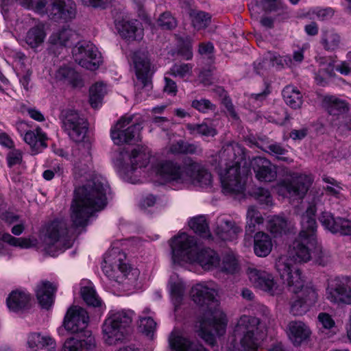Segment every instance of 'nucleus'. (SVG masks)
<instances>
[{
	"label": "nucleus",
	"instance_id": "f257e3e1",
	"mask_svg": "<svg viewBox=\"0 0 351 351\" xmlns=\"http://www.w3.org/2000/svg\"><path fill=\"white\" fill-rule=\"evenodd\" d=\"M74 171L80 176L87 175L89 178L84 185L75 190L70 208L71 227H67L64 220L58 219L49 223L43 231L44 250L52 256L71 246L69 236L71 228L87 226L93 214L102 210L107 204L108 183L105 178L93 171L89 151L75 160Z\"/></svg>",
	"mask_w": 351,
	"mask_h": 351
},
{
	"label": "nucleus",
	"instance_id": "f03ea898",
	"mask_svg": "<svg viewBox=\"0 0 351 351\" xmlns=\"http://www.w3.org/2000/svg\"><path fill=\"white\" fill-rule=\"evenodd\" d=\"M219 287L213 282H204L194 285L191 291L193 302L204 308L199 320L198 335L207 343L213 345L215 336L222 335L227 325L225 314L216 300Z\"/></svg>",
	"mask_w": 351,
	"mask_h": 351
},
{
	"label": "nucleus",
	"instance_id": "7ed1b4c3",
	"mask_svg": "<svg viewBox=\"0 0 351 351\" xmlns=\"http://www.w3.org/2000/svg\"><path fill=\"white\" fill-rule=\"evenodd\" d=\"M275 267L280 278L287 282L289 290L296 295L291 304V313L302 315L317 301L316 289L305 285L300 269L291 265L287 257L282 256L276 261Z\"/></svg>",
	"mask_w": 351,
	"mask_h": 351
},
{
	"label": "nucleus",
	"instance_id": "20e7f679",
	"mask_svg": "<svg viewBox=\"0 0 351 351\" xmlns=\"http://www.w3.org/2000/svg\"><path fill=\"white\" fill-rule=\"evenodd\" d=\"M152 171L160 179L177 189L185 188L191 184L208 186L212 182L210 173L196 162L180 166L171 160H162L153 167Z\"/></svg>",
	"mask_w": 351,
	"mask_h": 351
},
{
	"label": "nucleus",
	"instance_id": "39448f33",
	"mask_svg": "<svg viewBox=\"0 0 351 351\" xmlns=\"http://www.w3.org/2000/svg\"><path fill=\"white\" fill-rule=\"evenodd\" d=\"M171 248L175 264L185 266L196 263L205 270L213 269L219 265V256L215 251L202 247L193 237L184 232L172 239Z\"/></svg>",
	"mask_w": 351,
	"mask_h": 351
},
{
	"label": "nucleus",
	"instance_id": "423d86ee",
	"mask_svg": "<svg viewBox=\"0 0 351 351\" xmlns=\"http://www.w3.org/2000/svg\"><path fill=\"white\" fill-rule=\"evenodd\" d=\"M317 208L314 204L306 207L301 217V230L289 247L288 254L280 256L289 258L291 265L299 269L296 263H307L313 258L317 249V225L315 219Z\"/></svg>",
	"mask_w": 351,
	"mask_h": 351
},
{
	"label": "nucleus",
	"instance_id": "0eeeda50",
	"mask_svg": "<svg viewBox=\"0 0 351 351\" xmlns=\"http://www.w3.org/2000/svg\"><path fill=\"white\" fill-rule=\"evenodd\" d=\"M223 155L228 156L226 169L220 173L222 191L232 196L243 195L245 191V174L244 149L238 143H232L225 148Z\"/></svg>",
	"mask_w": 351,
	"mask_h": 351
},
{
	"label": "nucleus",
	"instance_id": "6e6552de",
	"mask_svg": "<svg viewBox=\"0 0 351 351\" xmlns=\"http://www.w3.org/2000/svg\"><path fill=\"white\" fill-rule=\"evenodd\" d=\"M150 158V150L145 147H137L130 153L121 152L119 164L120 176L123 180L132 184L141 182Z\"/></svg>",
	"mask_w": 351,
	"mask_h": 351
},
{
	"label": "nucleus",
	"instance_id": "1a4fd4ad",
	"mask_svg": "<svg viewBox=\"0 0 351 351\" xmlns=\"http://www.w3.org/2000/svg\"><path fill=\"white\" fill-rule=\"evenodd\" d=\"M126 256L118 248H112L104 258L103 271L111 280L118 284L134 285L137 280L138 271L131 269L125 263Z\"/></svg>",
	"mask_w": 351,
	"mask_h": 351
},
{
	"label": "nucleus",
	"instance_id": "9d476101",
	"mask_svg": "<svg viewBox=\"0 0 351 351\" xmlns=\"http://www.w3.org/2000/svg\"><path fill=\"white\" fill-rule=\"evenodd\" d=\"M133 312L129 310L110 311L102 326L106 343L114 345L125 338L132 321Z\"/></svg>",
	"mask_w": 351,
	"mask_h": 351
},
{
	"label": "nucleus",
	"instance_id": "9b49d317",
	"mask_svg": "<svg viewBox=\"0 0 351 351\" xmlns=\"http://www.w3.org/2000/svg\"><path fill=\"white\" fill-rule=\"evenodd\" d=\"M258 324L259 319L256 317L247 315L240 317L234 329V337L240 342V351L258 350L263 338Z\"/></svg>",
	"mask_w": 351,
	"mask_h": 351
},
{
	"label": "nucleus",
	"instance_id": "f8f14e48",
	"mask_svg": "<svg viewBox=\"0 0 351 351\" xmlns=\"http://www.w3.org/2000/svg\"><path fill=\"white\" fill-rule=\"evenodd\" d=\"M134 116L122 117L111 129V138L114 144L133 143L141 140V124Z\"/></svg>",
	"mask_w": 351,
	"mask_h": 351
},
{
	"label": "nucleus",
	"instance_id": "ddd939ff",
	"mask_svg": "<svg viewBox=\"0 0 351 351\" xmlns=\"http://www.w3.org/2000/svg\"><path fill=\"white\" fill-rule=\"evenodd\" d=\"M133 62L135 69L136 81L134 86L138 99L141 100L145 95H148L152 88L150 63L145 52L137 51L134 53Z\"/></svg>",
	"mask_w": 351,
	"mask_h": 351
},
{
	"label": "nucleus",
	"instance_id": "4468645a",
	"mask_svg": "<svg viewBox=\"0 0 351 351\" xmlns=\"http://www.w3.org/2000/svg\"><path fill=\"white\" fill-rule=\"evenodd\" d=\"M326 298L338 306L351 304V279L335 278L328 281L326 289Z\"/></svg>",
	"mask_w": 351,
	"mask_h": 351
},
{
	"label": "nucleus",
	"instance_id": "2eb2a0df",
	"mask_svg": "<svg viewBox=\"0 0 351 351\" xmlns=\"http://www.w3.org/2000/svg\"><path fill=\"white\" fill-rule=\"evenodd\" d=\"M75 61L81 66L95 71L102 62L101 53L92 43H77L72 50Z\"/></svg>",
	"mask_w": 351,
	"mask_h": 351
},
{
	"label": "nucleus",
	"instance_id": "dca6fc26",
	"mask_svg": "<svg viewBox=\"0 0 351 351\" xmlns=\"http://www.w3.org/2000/svg\"><path fill=\"white\" fill-rule=\"evenodd\" d=\"M245 273L252 285L261 291L270 295H277L281 293L282 289L275 280L272 274L263 269H260L254 265H249Z\"/></svg>",
	"mask_w": 351,
	"mask_h": 351
},
{
	"label": "nucleus",
	"instance_id": "f3484780",
	"mask_svg": "<svg viewBox=\"0 0 351 351\" xmlns=\"http://www.w3.org/2000/svg\"><path fill=\"white\" fill-rule=\"evenodd\" d=\"M63 128L69 137L77 143L82 142L88 130V123L84 117L73 110L62 112Z\"/></svg>",
	"mask_w": 351,
	"mask_h": 351
},
{
	"label": "nucleus",
	"instance_id": "a211bd4d",
	"mask_svg": "<svg viewBox=\"0 0 351 351\" xmlns=\"http://www.w3.org/2000/svg\"><path fill=\"white\" fill-rule=\"evenodd\" d=\"M88 322L89 316L87 311L80 306H73L67 310L62 326L68 332L76 334L84 331Z\"/></svg>",
	"mask_w": 351,
	"mask_h": 351
},
{
	"label": "nucleus",
	"instance_id": "6ab92c4d",
	"mask_svg": "<svg viewBox=\"0 0 351 351\" xmlns=\"http://www.w3.org/2000/svg\"><path fill=\"white\" fill-rule=\"evenodd\" d=\"M23 21L32 25L24 37V41L31 49L35 50L45 43L47 34V25L29 16H25Z\"/></svg>",
	"mask_w": 351,
	"mask_h": 351
},
{
	"label": "nucleus",
	"instance_id": "aec40b11",
	"mask_svg": "<svg viewBox=\"0 0 351 351\" xmlns=\"http://www.w3.org/2000/svg\"><path fill=\"white\" fill-rule=\"evenodd\" d=\"M169 351H208L201 344L188 338L178 329H174L168 339Z\"/></svg>",
	"mask_w": 351,
	"mask_h": 351
},
{
	"label": "nucleus",
	"instance_id": "412c9836",
	"mask_svg": "<svg viewBox=\"0 0 351 351\" xmlns=\"http://www.w3.org/2000/svg\"><path fill=\"white\" fill-rule=\"evenodd\" d=\"M313 182L311 175L294 173L291 181L285 182L284 186L290 197L302 199L304 197Z\"/></svg>",
	"mask_w": 351,
	"mask_h": 351
},
{
	"label": "nucleus",
	"instance_id": "4be33fe9",
	"mask_svg": "<svg viewBox=\"0 0 351 351\" xmlns=\"http://www.w3.org/2000/svg\"><path fill=\"white\" fill-rule=\"evenodd\" d=\"M256 178L262 182H272L277 177L276 167L263 157H256L252 161Z\"/></svg>",
	"mask_w": 351,
	"mask_h": 351
},
{
	"label": "nucleus",
	"instance_id": "5701e85b",
	"mask_svg": "<svg viewBox=\"0 0 351 351\" xmlns=\"http://www.w3.org/2000/svg\"><path fill=\"white\" fill-rule=\"evenodd\" d=\"M97 344L95 337L90 331L84 332L81 339L75 337L67 338L61 348V351H96Z\"/></svg>",
	"mask_w": 351,
	"mask_h": 351
},
{
	"label": "nucleus",
	"instance_id": "b1692460",
	"mask_svg": "<svg viewBox=\"0 0 351 351\" xmlns=\"http://www.w3.org/2000/svg\"><path fill=\"white\" fill-rule=\"evenodd\" d=\"M241 231V228L227 217L221 216L217 219L215 232L221 240H234Z\"/></svg>",
	"mask_w": 351,
	"mask_h": 351
},
{
	"label": "nucleus",
	"instance_id": "393cba45",
	"mask_svg": "<svg viewBox=\"0 0 351 351\" xmlns=\"http://www.w3.org/2000/svg\"><path fill=\"white\" fill-rule=\"evenodd\" d=\"M117 29L122 38L129 41L141 40L143 29L139 21L136 19H123L116 23Z\"/></svg>",
	"mask_w": 351,
	"mask_h": 351
},
{
	"label": "nucleus",
	"instance_id": "a878e982",
	"mask_svg": "<svg viewBox=\"0 0 351 351\" xmlns=\"http://www.w3.org/2000/svg\"><path fill=\"white\" fill-rule=\"evenodd\" d=\"M27 344L32 351H56V342L49 335L33 332L28 335Z\"/></svg>",
	"mask_w": 351,
	"mask_h": 351
},
{
	"label": "nucleus",
	"instance_id": "bb28decb",
	"mask_svg": "<svg viewBox=\"0 0 351 351\" xmlns=\"http://www.w3.org/2000/svg\"><path fill=\"white\" fill-rule=\"evenodd\" d=\"M54 79L60 84L81 87L83 82L80 75L69 66H60L54 73Z\"/></svg>",
	"mask_w": 351,
	"mask_h": 351
},
{
	"label": "nucleus",
	"instance_id": "cd10ccee",
	"mask_svg": "<svg viewBox=\"0 0 351 351\" xmlns=\"http://www.w3.org/2000/svg\"><path fill=\"white\" fill-rule=\"evenodd\" d=\"M30 299V295L27 292L17 289L10 293L6 303L10 311L18 312L28 306Z\"/></svg>",
	"mask_w": 351,
	"mask_h": 351
},
{
	"label": "nucleus",
	"instance_id": "c85d7f7f",
	"mask_svg": "<svg viewBox=\"0 0 351 351\" xmlns=\"http://www.w3.org/2000/svg\"><path fill=\"white\" fill-rule=\"evenodd\" d=\"M56 287L48 281L38 284L36 289V297L43 308H49L53 303Z\"/></svg>",
	"mask_w": 351,
	"mask_h": 351
},
{
	"label": "nucleus",
	"instance_id": "c756f323",
	"mask_svg": "<svg viewBox=\"0 0 351 351\" xmlns=\"http://www.w3.org/2000/svg\"><path fill=\"white\" fill-rule=\"evenodd\" d=\"M287 334L295 345H300L311 334L309 328L302 322L293 321L288 325Z\"/></svg>",
	"mask_w": 351,
	"mask_h": 351
},
{
	"label": "nucleus",
	"instance_id": "7c9ffc66",
	"mask_svg": "<svg viewBox=\"0 0 351 351\" xmlns=\"http://www.w3.org/2000/svg\"><path fill=\"white\" fill-rule=\"evenodd\" d=\"M267 58L272 62L273 65L276 64L282 66H287L292 67L302 62L304 60V50L302 49H298L294 51L292 57L289 56H280L276 53L269 52Z\"/></svg>",
	"mask_w": 351,
	"mask_h": 351
},
{
	"label": "nucleus",
	"instance_id": "2f4dec72",
	"mask_svg": "<svg viewBox=\"0 0 351 351\" xmlns=\"http://www.w3.org/2000/svg\"><path fill=\"white\" fill-rule=\"evenodd\" d=\"M272 241L269 236L263 232H257L254 237V251L259 257H266L272 249Z\"/></svg>",
	"mask_w": 351,
	"mask_h": 351
},
{
	"label": "nucleus",
	"instance_id": "473e14b6",
	"mask_svg": "<svg viewBox=\"0 0 351 351\" xmlns=\"http://www.w3.org/2000/svg\"><path fill=\"white\" fill-rule=\"evenodd\" d=\"M168 287L173 304L176 306H178L181 303L185 290L183 280L176 274H173L170 277Z\"/></svg>",
	"mask_w": 351,
	"mask_h": 351
},
{
	"label": "nucleus",
	"instance_id": "72a5a7b5",
	"mask_svg": "<svg viewBox=\"0 0 351 351\" xmlns=\"http://www.w3.org/2000/svg\"><path fill=\"white\" fill-rule=\"evenodd\" d=\"M75 36V34L72 29L64 27L51 34L49 38V43L53 47H65Z\"/></svg>",
	"mask_w": 351,
	"mask_h": 351
},
{
	"label": "nucleus",
	"instance_id": "f704fd0d",
	"mask_svg": "<svg viewBox=\"0 0 351 351\" xmlns=\"http://www.w3.org/2000/svg\"><path fill=\"white\" fill-rule=\"evenodd\" d=\"M80 293L84 301L89 306H100L102 302L97 294L93 283L84 280L81 283Z\"/></svg>",
	"mask_w": 351,
	"mask_h": 351
},
{
	"label": "nucleus",
	"instance_id": "c9c22d12",
	"mask_svg": "<svg viewBox=\"0 0 351 351\" xmlns=\"http://www.w3.org/2000/svg\"><path fill=\"white\" fill-rule=\"evenodd\" d=\"M322 104L324 108L331 115H338L348 110V105L345 101L332 95L324 96Z\"/></svg>",
	"mask_w": 351,
	"mask_h": 351
},
{
	"label": "nucleus",
	"instance_id": "e433bc0d",
	"mask_svg": "<svg viewBox=\"0 0 351 351\" xmlns=\"http://www.w3.org/2000/svg\"><path fill=\"white\" fill-rule=\"evenodd\" d=\"M23 140L30 147L38 152L40 148L47 147L45 141L46 134L42 131L41 128H37L35 130H30L27 132L23 137Z\"/></svg>",
	"mask_w": 351,
	"mask_h": 351
},
{
	"label": "nucleus",
	"instance_id": "4c0bfd02",
	"mask_svg": "<svg viewBox=\"0 0 351 351\" xmlns=\"http://www.w3.org/2000/svg\"><path fill=\"white\" fill-rule=\"evenodd\" d=\"M0 239L12 246L25 249L35 247L38 243L37 239L34 237L16 238L9 233H0Z\"/></svg>",
	"mask_w": 351,
	"mask_h": 351
},
{
	"label": "nucleus",
	"instance_id": "58836bf2",
	"mask_svg": "<svg viewBox=\"0 0 351 351\" xmlns=\"http://www.w3.org/2000/svg\"><path fill=\"white\" fill-rule=\"evenodd\" d=\"M263 223L261 213L254 206H250L246 214L245 230L247 234H253Z\"/></svg>",
	"mask_w": 351,
	"mask_h": 351
},
{
	"label": "nucleus",
	"instance_id": "ea45409f",
	"mask_svg": "<svg viewBox=\"0 0 351 351\" xmlns=\"http://www.w3.org/2000/svg\"><path fill=\"white\" fill-rule=\"evenodd\" d=\"M282 97L285 103L291 108H300L302 104V96L297 88L287 86L282 90Z\"/></svg>",
	"mask_w": 351,
	"mask_h": 351
},
{
	"label": "nucleus",
	"instance_id": "a19ab883",
	"mask_svg": "<svg viewBox=\"0 0 351 351\" xmlns=\"http://www.w3.org/2000/svg\"><path fill=\"white\" fill-rule=\"evenodd\" d=\"M189 16L193 27L197 30L206 28L211 20V16L208 13L199 10H191Z\"/></svg>",
	"mask_w": 351,
	"mask_h": 351
},
{
	"label": "nucleus",
	"instance_id": "79ce46f5",
	"mask_svg": "<svg viewBox=\"0 0 351 351\" xmlns=\"http://www.w3.org/2000/svg\"><path fill=\"white\" fill-rule=\"evenodd\" d=\"M189 226L196 234L204 238L210 237L208 223L204 216H197L190 219Z\"/></svg>",
	"mask_w": 351,
	"mask_h": 351
},
{
	"label": "nucleus",
	"instance_id": "37998d69",
	"mask_svg": "<svg viewBox=\"0 0 351 351\" xmlns=\"http://www.w3.org/2000/svg\"><path fill=\"white\" fill-rule=\"evenodd\" d=\"M186 128L192 135L199 134L203 136L213 137L217 134L216 129L208 125L206 122L199 124L187 123Z\"/></svg>",
	"mask_w": 351,
	"mask_h": 351
},
{
	"label": "nucleus",
	"instance_id": "c03bdc74",
	"mask_svg": "<svg viewBox=\"0 0 351 351\" xmlns=\"http://www.w3.org/2000/svg\"><path fill=\"white\" fill-rule=\"evenodd\" d=\"M106 93V87L102 82H97L90 88V103L93 108H97L101 104Z\"/></svg>",
	"mask_w": 351,
	"mask_h": 351
},
{
	"label": "nucleus",
	"instance_id": "a18cd8bd",
	"mask_svg": "<svg viewBox=\"0 0 351 351\" xmlns=\"http://www.w3.org/2000/svg\"><path fill=\"white\" fill-rule=\"evenodd\" d=\"M322 43L326 50L333 51L339 47L341 37L333 30L325 31L322 37Z\"/></svg>",
	"mask_w": 351,
	"mask_h": 351
},
{
	"label": "nucleus",
	"instance_id": "49530a36",
	"mask_svg": "<svg viewBox=\"0 0 351 351\" xmlns=\"http://www.w3.org/2000/svg\"><path fill=\"white\" fill-rule=\"evenodd\" d=\"M287 221L282 217L274 216L267 221V228L274 234L285 232L287 228Z\"/></svg>",
	"mask_w": 351,
	"mask_h": 351
},
{
	"label": "nucleus",
	"instance_id": "de8ad7c7",
	"mask_svg": "<svg viewBox=\"0 0 351 351\" xmlns=\"http://www.w3.org/2000/svg\"><path fill=\"white\" fill-rule=\"evenodd\" d=\"M319 221L325 229L332 233H337V217L335 218L331 213L323 211L319 217Z\"/></svg>",
	"mask_w": 351,
	"mask_h": 351
},
{
	"label": "nucleus",
	"instance_id": "09e8293b",
	"mask_svg": "<svg viewBox=\"0 0 351 351\" xmlns=\"http://www.w3.org/2000/svg\"><path fill=\"white\" fill-rule=\"evenodd\" d=\"M193 66L191 64H175L170 69L169 73L180 78L189 77L192 74Z\"/></svg>",
	"mask_w": 351,
	"mask_h": 351
},
{
	"label": "nucleus",
	"instance_id": "8fccbe9b",
	"mask_svg": "<svg viewBox=\"0 0 351 351\" xmlns=\"http://www.w3.org/2000/svg\"><path fill=\"white\" fill-rule=\"evenodd\" d=\"M156 328V323L151 317H145L140 319L139 329L148 338H153Z\"/></svg>",
	"mask_w": 351,
	"mask_h": 351
},
{
	"label": "nucleus",
	"instance_id": "3c124183",
	"mask_svg": "<svg viewBox=\"0 0 351 351\" xmlns=\"http://www.w3.org/2000/svg\"><path fill=\"white\" fill-rule=\"evenodd\" d=\"M191 106L202 113H208L215 110V106L206 99H195Z\"/></svg>",
	"mask_w": 351,
	"mask_h": 351
},
{
	"label": "nucleus",
	"instance_id": "603ef678",
	"mask_svg": "<svg viewBox=\"0 0 351 351\" xmlns=\"http://www.w3.org/2000/svg\"><path fill=\"white\" fill-rule=\"evenodd\" d=\"M158 24L162 29H171L176 27L177 23L175 18L169 12H164L159 17Z\"/></svg>",
	"mask_w": 351,
	"mask_h": 351
},
{
	"label": "nucleus",
	"instance_id": "864d4df0",
	"mask_svg": "<svg viewBox=\"0 0 351 351\" xmlns=\"http://www.w3.org/2000/svg\"><path fill=\"white\" fill-rule=\"evenodd\" d=\"M324 181L330 184L326 188L328 194L336 198L341 199L342 197L341 192L343 190L341 186L337 184L333 178H325Z\"/></svg>",
	"mask_w": 351,
	"mask_h": 351
},
{
	"label": "nucleus",
	"instance_id": "5fc2aeb1",
	"mask_svg": "<svg viewBox=\"0 0 351 351\" xmlns=\"http://www.w3.org/2000/svg\"><path fill=\"white\" fill-rule=\"evenodd\" d=\"M254 196L262 204L269 205L271 204V197L268 190L258 188L254 192Z\"/></svg>",
	"mask_w": 351,
	"mask_h": 351
},
{
	"label": "nucleus",
	"instance_id": "6e6d98bb",
	"mask_svg": "<svg viewBox=\"0 0 351 351\" xmlns=\"http://www.w3.org/2000/svg\"><path fill=\"white\" fill-rule=\"evenodd\" d=\"M313 258H315L317 264L321 265H326L330 260L329 254L323 250L322 247L318 245V243H317L316 252L313 254Z\"/></svg>",
	"mask_w": 351,
	"mask_h": 351
},
{
	"label": "nucleus",
	"instance_id": "4d7b16f0",
	"mask_svg": "<svg viewBox=\"0 0 351 351\" xmlns=\"http://www.w3.org/2000/svg\"><path fill=\"white\" fill-rule=\"evenodd\" d=\"M313 258H315L317 264L321 265H326L330 260L329 254L323 250L322 247L318 245V243H317L316 252L313 254Z\"/></svg>",
	"mask_w": 351,
	"mask_h": 351
},
{
	"label": "nucleus",
	"instance_id": "13d9d810",
	"mask_svg": "<svg viewBox=\"0 0 351 351\" xmlns=\"http://www.w3.org/2000/svg\"><path fill=\"white\" fill-rule=\"evenodd\" d=\"M337 233L343 235L351 234V221L345 218L337 217Z\"/></svg>",
	"mask_w": 351,
	"mask_h": 351
},
{
	"label": "nucleus",
	"instance_id": "bf43d9fd",
	"mask_svg": "<svg viewBox=\"0 0 351 351\" xmlns=\"http://www.w3.org/2000/svg\"><path fill=\"white\" fill-rule=\"evenodd\" d=\"M313 13L319 21H326L331 19L334 15V10L331 8H315Z\"/></svg>",
	"mask_w": 351,
	"mask_h": 351
},
{
	"label": "nucleus",
	"instance_id": "052dcab7",
	"mask_svg": "<svg viewBox=\"0 0 351 351\" xmlns=\"http://www.w3.org/2000/svg\"><path fill=\"white\" fill-rule=\"evenodd\" d=\"M237 261L233 256H227L223 260L222 270L228 273H234L237 269Z\"/></svg>",
	"mask_w": 351,
	"mask_h": 351
},
{
	"label": "nucleus",
	"instance_id": "680f3d73",
	"mask_svg": "<svg viewBox=\"0 0 351 351\" xmlns=\"http://www.w3.org/2000/svg\"><path fill=\"white\" fill-rule=\"evenodd\" d=\"M318 321L326 329H330L335 326V321L332 317L326 313H321L318 315Z\"/></svg>",
	"mask_w": 351,
	"mask_h": 351
},
{
	"label": "nucleus",
	"instance_id": "e2e57ef3",
	"mask_svg": "<svg viewBox=\"0 0 351 351\" xmlns=\"http://www.w3.org/2000/svg\"><path fill=\"white\" fill-rule=\"evenodd\" d=\"M7 158L10 167L20 164L22 161V152L20 150L11 151Z\"/></svg>",
	"mask_w": 351,
	"mask_h": 351
},
{
	"label": "nucleus",
	"instance_id": "0e129e2a",
	"mask_svg": "<svg viewBox=\"0 0 351 351\" xmlns=\"http://www.w3.org/2000/svg\"><path fill=\"white\" fill-rule=\"evenodd\" d=\"M287 149L283 148L279 144H271L268 146V152L274 156H276L277 158H280V156H283L287 153ZM280 159H284L283 158H280Z\"/></svg>",
	"mask_w": 351,
	"mask_h": 351
},
{
	"label": "nucleus",
	"instance_id": "69168bd1",
	"mask_svg": "<svg viewBox=\"0 0 351 351\" xmlns=\"http://www.w3.org/2000/svg\"><path fill=\"white\" fill-rule=\"evenodd\" d=\"M202 148L195 143H189L184 141V154H199L202 153Z\"/></svg>",
	"mask_w": 351,
	"mask_h": 351
},
{
	"label": "nucleus",
	"instance_id": "338daca9",
	"mask_svg": "<svg viewBox=\"0 0 351 351\" xmlns=\"http://www.w3.org/2000/svg\"><path fill=\"white\" fill-rule=\"evenodd\" d=\"M112 0H81L83 5L104 8Z\"/></svg>",
	"mask_w": 351,
	"mask_h": 351
},
{
	"label": "nucleus",
	"instance_id": "774afa93",
	"mask_svg": "<svg viewBox=\"0 0 351 351\" xmlns=\"http://www.w3.org/2000/svg\"><path fill=\"white\" fill-rule=\"evenodd\" d=\"M165 85L164 86V90L169 94L176 95L177 93L176 82L167 77H165Z\"/></svg>",
	"mask_w": 351,
	"mask_h": 351
}]
</instances>
